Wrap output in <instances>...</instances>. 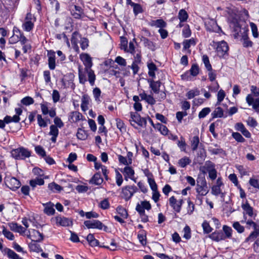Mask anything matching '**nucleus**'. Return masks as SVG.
Wrapping results in <instances>:
<instances>
[{"label":"nucleus","instance_id":"nucleus-1","mask_svg":"<svg viewBox=\"0 0 259 259\" xmlns=\"http://www.w3.org/2000/svg\"><path fill=\"white\" fill-rule=\"evenodd\" d=\"M227 13L228 14V20L230 26L235 32L234 37L237 38L241 30V26L239 24L240 17L238 14V10L234 7L228 8Z\"/></svg>","mask_w":259,"mask_h":259},{"label":"nucleus","instance_id":"nucleus-2","mask_svg":"<svg viewBox=\"0 0 259 259\" xmlns=\"http://www.w3.org/2000/svg\"><path fill=\"white\" fill-rule=\"evenodd\" d=\"M79 58L85 66V72L88 74V81L90 84L93 86L95 84L96 75L94 71L91 69L93 66L92 59L89 54L86 53L81 54Z\"/></svg>","mask_w":259,"mask_h":259},{"label":"nucleus","instance_id":"nucleus-3","mask_svg":"<svg viewBox=\"0 0 259 259\" xmlns=\"http://www.w3.org/2000/svg\"><path fill=\"white\" fill-rule=\"evenodd\" d=\"M218 57L220 58H224L226 55H228L229 51V46L228 44L224 40L220 41H213L212 45Z\"/></svg>","mask_w":259,"mask_h":259},{"label":"nucleus","instance_id":"nucleus-4","mask_svg":"<svg viewBox=\"0 0 259 259\" xmlns=\"http://www.w3.org/2000/svg\"><path fill=\"white\" fill-rule=\"evenodd\" d=\"M11 155L16 159H24L30 156L31 152L27 149L21 147L12 150Z\"/></svg>","mask_w":259,"mask_h":259},{"label":"nucleus","instance_id":"nucleus-5","mask_svg":"<svg viewBox=\"0 0 259 259\" xmlns=\"http://www.w3.org/2000/svg\"><path fill=\"white\" fill-rule=\"evenodd\" d=\"M242 223H246L248 228H252L254 229V231L251 232L246 239V241H249L256 238L259 235V225L251 220H248L246 221V219H244V221H242Z\"/></svg>","mask_w":259,"mask_h":259},{"label":"nucleus","instance_id":"nucleus-6","mask_svg":"<svg viewBox=\"0 0 259 259\" xmlns=\"http://www.w3.org/2000/svg\"><path fill=\"white\" fill-rule=\"evenodd\" d=\"M35 21V18L30 13H28L22 24L23 29L27 32L31 31L34 28V23Z\"/></svg>","mask_w":259,"mask_h":259},{"label":"nucleus","instance_id":"nucleus-7","mask_svg":"<svg viewBox=\"0 0 259 259\" xmlns=\"http://www.w3.org/2000/svg\"><path fill=\"white\" fill-rule=\"evenodd\" d=\"M84 225L88 229H97L100 230L107 231L108 227L104 225L101 222L97 220L85 221L84 222Z\"/></svg>","mask_w":259,"mask_h":259},{"label":"nucleus","instance_id":"nucleus-8","mask_svg":"<svg viewBox=\"0 0 259 259\" xmlns=\"http://www.w3.org/2000/svg\"><path fill=\"white\" fill-rule=\"evenodd\" d=\"M131 125L135 126V124L139 126H145L147 122L144 118H142L141 116L136 112H131V118L129 120Z\"/></svg>","mask_w":259,"mask_h":259},{"label":"nucleus","instance_id":"nucleus-9","mask_svg":"<svg viewBox=\"0 0 259 259\" xmlns=\"http://www.w3.org/2000/svg\"><path fill=\"white\" fill-rule=\"evenodd\" d=\"M196 190L198 193L197 198L198 199H199V196H205L208 193L209 190L204 179H202L200 181H197Z\"/></svg>","mask_w":259,"mask_h":259},{"label":"nucleus","instance_id":"nucleus-10","mask_svg":"<svg viewBox=\"0 0 259 259\" xmlns=\"http://www.w3.org/2000/svg\"><path fill=\"white\" fill-rule=\"evenodd\" d=\"M137 191L138 189L135 185L126 186L122 188L121 196L125 200H128Z\"/></svg>","mask_w":259,"mask_h":259},{"label":"nucleus","instance_id":"nucleus-11","mask_svg":"<svg viewBox=\"0 0 259 259\" xmlns=\"http://www.w3.org/2000/svg\"><path fill=\"white\" fill-rule=\"evenodd\" d=\"M6 185L13 191H15L21 186L20 182L14 177H6L5 178Z\"/></svg>","mask_w":259,"mask_h":259},{"label":"nucleus","instance_id":"nucleus-12","mask_svg":"<svg viewBox=\"0 0 259 259\" xmlns=\"http://www.w3.org/2000/svg\"><path fill=\"white\" fill-rule=\"evenodd\" d=\"M204 22L205 28L208 31L217 32L220 29L216 21L213 19L209 18H206Z\"/></svg>","mask_w":259,"mask_h":259},{"label":"nucleus","instance_id":"nucleus-13","mask_svg":"<svg viewBox=\"0 0 259 259\" xmlns=\"http://www.w3.org/2000/svg\"><path fill=\"white\" fill-rule=\"evenodd\" d=\"M246 101L249 106H252L256 111H259V97H255L251 95H247Z\"/></svg>","mask_w":259,"mask_h":259},{"label":"nucleus","instance_id":"nucleus-14","mask_svg":"<svg viewBox=\"0 0 259 259\" xmlns=\"http://www.w3.org/2000/svg\"><path fill=\"white\" fill-rule=\"evenodd\" d=\"M26 236L28 238L31 239V241H41L43 240L42 234L34 229L28 230Z\"/></svg>","mask_w":259,"mask_h":259},{"label":"nucleus","instance_id":"nucleus-15","mask_svg":"<svg viewBox=\"0 0 259 259\" xmlns=\"http://www.w3.org/2000/svg\"><path fill=\"white\" fill-rule=\"evenodd\" d=\"M54 220L58 226L68 227L72 224L70 219L61 215L55 217Z\"/></svg>","mask_w":259,"mask_h":259},{"label":"nucleus","instance_id":"nucleus-16","mask_svg":"<svg viewBox=\"0 0 259 259\" xmlns=\"http://www.w3.org/2000/svg\"><path fill=\"white\" fill-rule=\"evenodd\" d=\"M170 205L173 208L174 210L177 212H179L181 211V207L183 203L182 199L177 200L175 196H171L169 199Z\"/></svg>","mask_w":259,"mask_h":259},{"label":"nucleus","instance_id":"nucleus-17","mask_svg":"<svg viewBox=\"0 0 259 259\" xmlns=\"http://www.w3.org/2000/svg\"><path fill=\"white\" fill-rule=\"evenodd\" d=\"M47 56L48 57V66L49 69L54 70L56 68L55 52L52 50L48 51Z\"/></svg>","mask_w":259,"mask_h":259},{"label":"nucleus","instance_id":"nucleus-18","mask_svg":"<svg viewBox=\"0 0 259 259\" xmlns=\"http://www.w3.org/2000/svg\"><path fill=\"white\" fill-rule=\"evenodd\" d=\"M121 171L123 175L125 180L128 181L129 179L134 180L135 171L132 167L126 166L123 169L121 170Z\"/></svg>","mask_w":259,"mask_h":259},{"label":"nucleus","instance_id":"nucleus-19","mask_svg":"<svg viewBox=\"0 0 259 259\" xmlns=\"http://www.w3.org/2000/svg\"><path fill=\"white\" fill-rule=\"evenodd\" d=\"M242 208L243 210V217L244 219H246V215L250 217L253 215V208L250 205L247 201L243 203L241 205Z\"/></svg>","mask_w":259,"mask_h":259},{"label":"nucleus","instance_id":"nucleus-20","mask_svg":"<svg viewBox=\"0 0 259 259\" xmlns=\"http://www.w3.org/2000/svg\"><path fill=\"white\" fill-rule=\"evenodd\" d=\"M42 205L44 207V212L48 215H52L55 212V210L54 208V204L51 202L46 203H43Z\"/></svg>","mask_w":259,"mask_h":259},{"label":"nucleus","instance_id":"nucleus-21","mask_svg":"<svg viewBox=\"0 0 259 259\" xmlns=\"http://www.w3.org/2000/svg\"><path fill=\"white\" fill-rule=\"evenodd\" d=\"M37 124L41 128H45L48 126V123H50V119L47 117L43 118L41 114L36 115Z\"/></svg>","mask_w":259,"mask_h":259},{"label":"nucleus","instance_id":"nucleus-22","mask_svg":"<svg viewBox=\"0 0 259 259\" xmlns=\"http://www.w3.org/2000/svg\"><path fill=\"white\" fill-rule=\"evenodd\" d=\"M150 88L153 92L155 94H158L159 92L161 82L159 81H154L153 79H149L148 80Z\"/></svg>","mask_w":259,"mask_h":259},{"label":"nucleus","instance_id":"nucleus-23","mask_svg":"<svg viewBox=\"0 0 259 259\" xmlns=\"http://www.w3.org/2000/svg\"><path fill=\"white\" fill-rule=\"evenodd\" d=\"M81 108L83 111H86L89 109L91 99L87 95H83L81 98Z\"/></svg>","mask_w":259,"mask_h":259},{"label":"nucleus","instance_id":"nucleus-24","mask_svg":"<svg viewBox=\"0 0 259 259\" xmlns=\"http://www.w3.org/2000/svg\"><path fill=\"white\" fill-rule=\"evenodd\" d=\"M147 67L148 69V75L152 78L155 77V72L158 70L156 65L152 62H147Z\"/></svg>","mask_w":259,"mask_h":259},{"label":"nucleus","instance_id":"nucleus-25","mask_svg":"<svg viewBox=\"0 0 259 259\" xmlns=\"http://www.w3.org/2000/svg\"><path fill=\"white\" fill-rule=\"evenodd\" d=\"M50 129L49 135L52 136L51 140L53 143H55L57 141V138L59 134V130L55 125H51L50 127Z\"/></svg>","mask_w":259,"mask_h":259},{"label":"nucleus","instance_id":"nucleus-26","mask_svg":"<svg viewBox=\"0 0 259 259\" xmlns=\"http://www.w3.org/2000/svg\"><path fill=\"white\" fill-rule=\"evenodd\" d=\"M4 254H6L9 258L11 259H22L16 252L11 249L5 248L2 250Z\"/></svg>","mask_w":259,"mask_h":259},{"label":"nucleus","instance_id":"nucleus-27","mask_svg":"<svg viewBox=\"0 0 259 259\" xmlns=\"http://www.w3.org/2000/svg\"><path fill=\"white\" fill-rule=\"evenodd\" d=\"M209 237L213 241L219 242L225 240L224 233L221 231L214 232L209 235Z\"/></svg>","mask_w":259,"mask_h":259},{"label":"nucleus","instance_id":"nucleus-28","mask_svg":"<svg viewBox=\"0 0 259 259\" xmlns=\"http://www.w3.org/2000/svg\"><path fill=\"white\" fill-rule=\"evenodd\" d=\"M103 182V179L101 177L99 172L96 173L90 181V183L96 185H101Z\"/></svg>","mask_w":259,"mask_h":259},{"label":"nucleus","instance_id":"nucleus-29","mask_svg":"<svg viewBox=\"0 0 259 259\" xmlns=\"http://www.w3.org/2000/svg\"><path fill=\"white\" fill-rule=\"evenodd\" d=\"M36 241H31L28 244L30 251L37 253L42 251L40 245L36 243Z\"/></svg>","mask_w":259,"mask_h":259},{"label":"nucleus","instance_id":"nucleus-30","mask_svg":"<svg viewBox=\"0 0 259 259\" xmlns=\"http://www.w3.org/2000/svg\"><path fill=\"white\" fill-rule=\"evenodd\" d=\"M153 127L159 131L160 133L164 136L168 135V133L169 132L167 127L160 123H156L155 125H153Z\"/></svg>","mask_w":259,"mask_h":259},{"label":"nucleus","instance_id":"nucleus-31","mask_svg":"<svg viewBox=\"0 0 259 259\" xmlns=\"http://www.w3.org/2000/svg\"><path fill=\"white\" fill-rule=\"evenodd\" d=\"M223 231L224 232V236L225 237V240L226 239H232V229L227 225H224L223 226Z\"/></svg>","mask_w":259,"mask_h":259},{"label":"nucleus","instance_id":"nucleus-32","mask_svg":"<svg viewBox=\"0 0 259 259\" xmlns=\"http://www.w3.org/2000/svg\"><path fill=\"white\" fill-rule=\"evenodd\" d=\"M191 162V160L187 156H184L180 159L178 162L179 166L182 168L186 167L187 165H189Z\"/></svg>","mask_w":259,"mask_h":259},{"label":"nucleus","instance_id":"nucleus-33","mask_svg":"<svg viewBox=\"0 0 259 259\" xmlns=\"http://www.w3.org/2000/svg\"><path fill=\"white\" fill-rule=\"evenodd\" d=\"M141 41L143 42L145 47H147L151 51H154L155 50V46L154 44L147 38L142 37Z\"/></svg>","mask_w":259,"mask_h":259},{"label":"nucleus","instance_id":"nucleus-34","mask_svg":"<svg viewBox=\"0 0 259 259\" xmlns=\"http://www.w3.org/2000/svg\"><path fill=\"white\" fill-rule=\"evenodd\" d=\"M211 193L212 195L215 196L220 195L222 198L225 197V193L223 192L221 187L218 186H213L211 188Z\"/></svg>","mask_w":259,"mask_h":259},{"label":"nucleus","instance_id":"nucleus-35","mask_svg":"<svg viewBox=\"0 0 259 259\" xmlns=\"http://www.w3.org/2000/svg\"><path fill=\"white\" fill-rule=\"evenodd\" d=\"M189 15L186 11L184 9H181L178 15V18L181 22H186L188 19Z\"/></svg>","mask_w":259,"mask_h":259},{"label":"nucleus","instance_id":"nucleus-36","mask_svg":"<svg viewBox=\"0 0 259 259\" xmlns=\"http://www.w3.org/2000/svg\"><path fill=\"white\" fill-rule=\"evenodd\" d=\"M150 25L152 26H155L160 28V29H162L166 27V23L162 19H157L152 21Z\"/></svg>","mask_w":259,"mask_h":259},{"label":"nucleus","instance_id":"nucleus-37","mask_svg":"<svg viewBox=\"0 0 259 259\" xmlns=\"http://www.w3.org/2000/svg\"><path fill=\"white\" fill-rule=\"evenodd\" d=\"M211 115L212 119L215 118H221L224 115V111L221 107H218L216 108L211 113Z\"/></svg>","mask_w":259,"mask_h":259},{"label":"nucleus","instance_id":"nucleus-38","mask_svg":"<svg viewBox=\"0 0 259 259\" xmlns=\"http://www.w3.org/2000/svg\"><path fill=\"white\" fill-rule=\"evenodd\" d=\"M76 137L79 140H85L87 139L88 134L87 131L82 128H79L78 129L76 133Z\"/></svg>","mask_w":259,"mask_h":259},{"label":"nucleus","instance_id":"nucleus-39","mask_svg":"<svg viewBox=\"0 0 259 259\" xmlns=\"http://www.w3.org/2000/svg\"><path fill=\"white\" fill-rule=\"evenodd\" d=\"M134 42L136 43V38H135L133 39V41L129 42L128 47H127V50L125 51V52L130 53L132 55H134L137 52Z\"/></svg>","mask_w":259,"mask_h":259},{"label":"nucleus","instance_id":"nucleus-40","mask_svg":"<svg viewBox=\"0 0 259 259\" xmlns=\"http://www.w3.org/2000/svg\"><path fill=\"white\" fill-rule=\"evenodd\" d=\"M200 94V91L198 88H194L189 91L187 94L186 96L188 99H191L195 96H197Z\"/></svg>","mask_w":259,"mask_h":259},{"label":"nucleus","instance_id":"nucleus-41","mask_svg":"<svg viewBox=\"0 0 259 259\" xmlns=\"http://www.w3.org/2000/svg\"><path fill=\"white\" fill-rule=\"evenodd\" d=\"M183 49L186 50L191 47V46H195L196 45V42L195 39L193 38H191L189 39H185L183 42Z\"/></svg>","mask_w":259,"mask_h":259},{"label":"nucleus","instance_id":"nucleus-42","mask_svg":"<svg viewBox=\"0 0 259 259\" xmlns=\"http://www.w3.org/2000/svg\"><path fill=\"white\" fill-rule=\"evenodd\" d=\"M87 240L92 246H96L99 244L98 240L95 239L94 236L92 234H89L87 237Z\"/></svg>","mask_w":259,"mask_h":259},{"label":"nucleus","instance_id":"nucleus-43","mask_svg":"<svg viewBox=\"0 0 259 259\" xmlns=\"http://www.w3.org/2000/svg\"><path fill=\"white\" fill-rule=\"evenodd\" d=\"M138 238L141 244L143 245L146 244V235L144 230H142L139 232L138 234Z\"/></svg>","mask_w":259,"mask_h":259},{"label":"nucleus","instance_id":"nucleus-44","mask_svg":"<svg viewBox=\"0 0 259 259\" xmlns=\"http://www.w3.org/2000/svg\"><path fill=\"white\" fill-rule=\"evenodd\" d=\"M189 72L192 76H196L199 72V68L197 64L192 65Z\"/></svg>","mask_w":259,"mask_h":259},{"label":"nucleus","instance_id":"nucleus-45","mask_svg":"<svg viewBox=\"0 0 259 259\" xmlns=\"http://www.w3.org/2000/svg\"><path fill=\"white\" fill-rule=\"evenodd\" d=\"M191 147L193 151H195L199 144V139L198 136H194L191 141Z\"/></svg>","mask_w":259,"mask_h":259},{"label":"nucleus","instance_id":"nucleus-46","mask_svg":"<svg viewBox=\"0 0 259 259\" xmlns=\"http://www.w3.org/2000/svg\"><path fill=\"white\" fill-rule=\"evenodd\" d=\"M226 96V94L224 90H220L217 94V102L216 103L217 105H220L221 102L223 101Z\"/></svg>","mask_w":259,"mask_h":259},{"label":"nucleus","instance_id":"nucleus-47","mask_svg":"<svg viewBox=\"0 0 259 259\" xmlns=\"http://www.w3.org/2000/svg\"><path fill=\"white\" fill-rule=\"evenodd\" d=\"M243 46L244 47H251L252 46V42L248 39L247 35L244 34L242 36Z\"/></svg>","mask_w":259,"mask_h":259},{"label":"nucleus","instance_id":"nucleus-48","mask_svg":"<svg viewBox=\"0 0 259 259\" xmlns=\"http://www.w3.org/2000/svg\"><path fill=\"white\" fill-rule=\"evenodd\" d=\"M232 136L238 142L244 143L245 141L242 135L238 132H233Z\"/></svg>","mask_w":259,"mask_h":259},{"label":"nucleus","instance_id":"nucleus-49","mask_svg":"<svg viewBox=\"0 0 259 259\" xmlns=\"http://www.w3.org/2000/svg\"><path fill=\"white\" fill-rule=\"evenodd\" d=\"M116 126L121 132H125L126 128L123 121L119 118H116L115 119Z\"/></svg>","mask_w":259,"mask_h":259},{"label":"nucleus","instance_id":"nucleus-50","mask_svg":"<svg viewBox=\"0 0 259 259\" xmlns=\"http://www.w3.org/2000/svg\"><path fill=\"white\" fill-rule=\"evenodd\" d=\"M202 61L207 70H211V65L210 63L209 58L207 55H204L202 56Z\"/></svg>","mask_w":259,"mask_h":259},{"label":"nucleus","instance_id":"nucleus-51","mask_svg":"<svg viewBox=\"0 0 259 259\" xmlns=\"http://www.w3.org/2000/svg\"><path fill=\"white\" fill-rule=\"evenodd\" d=\"M211 111L210 108L209 107H205L202 109L198 114L199 118H203L206 116Z\"/></svg>","mask_w":259,"mask_h":259},{"label":"nucleus","instance_id":"nucleus-52","mask_svg":"<svg viewBox=\"0 0 259 259\" xmlns=\"http://www.w3.org/2000/svg\"><path fill=\"white\" fill-rule=\"evenodd\" d=\"M3 234L5 237L10 240H13L14 239V236L13 233L7 230L4 226H3Z\"/></svg>","mask_w":259,"mask_h":259},{"label":"nucleus","instance_id":"nucleus-53","mask_svg":"<svg viewBox=\"0 0 259 259\" xmlns=\"http://www.w3.org/2000/svg\"><path fill=\"white\" fill-rule=\"evenodd\" d=\"M232 226L239 233H242L244 231V227L238 222H234Z\"/></svg>","mask_w":259,"mask_h":259},{"label":"nucleus","instance_id":"nucleus-54","mask_svg":"<svg viewBox=\"0 0 259 259\" xmlns=\"http://www.w3.org/2000/svg\"><path fill=\"white\" fill-rule=\"evenodd\" d=\"M132 7L133 8V12L136 16L143 12L142 7L140 4L135 3Z\"/></svg>","mask_w":259,"mask_h":259},{"label":"nucleus","instance_id":"nucleus-55","mask_svg":"<svg viewBox=\"0 0 259 259\" xmlns=\"http://www.w3.org/2000/svg\"><path fill=\"white\" fill-rule=\"evenodd\" d=\"M116 211L123 219L127 218L128 214L125 208L122 206H118L116 208Z\"/></svg>","mask_w":259,"mask_h":259},{"label":"nucleus","instance_id":"nucleus-56","mask_svg":"<svg viewBox=\"0 0 259 259\" xmlns=\"http://www.w3.org/2000/svg\"><path fill=\"white\" fill-rule=\"evenodd\" d=\"M48 188L53 191H60L62 190L61 186L55 183L49 184Z\"/></svg>","mask_w":259,"mask_h":259},{"label":"nucleus","instance_id":"nucleus-57","mask_svg":"<svg viewBox=\"0 0 259 259\" xmlns=\"http://www.w3.org/2000/svg\"><path fill=\"white\" fill-rule=\"evenodd\" d=\"M191 35V31L190 29L189 26L186 25L184 26L182 30V35L185 38L189 37Z\"/></svg>","mask_w":259,"mask_h":259},{"label":"nucleus","instance_id":"nucleus-58","mask_svg":"<svg viewBox=\"0 0 259 259\" xmlns=\"http://www.w3.org/2000/svg\"><path fill=\"white\" fill-rule=\"evenodd\" d=\"M218 122L219 120H217L216 122L211 123L209 127V132L212 134L214 138H217L218 136V134L215 132V127L216 126L218 125Z\"/></svg>","mask_w":259,"mask_h":259},{"label":"nucleus","instance_id":"nucleus-59","mask_svg":"<svg viewBox=\"0 0 259 259\" xmlns=\"http://www.w3.org/2000/svg\"><path fill=\"white\" fill-rule=\"evenodd\" d=\"M235 167L239 171L240 174L242 176H246L248 175V171L246 168L241 165H236Z\"/></svg>","mask_w":259,"mask_h":259},{"label":"nucleus","instance_id":"nucleus-60","mask_svg":"<svg viewBox=\"0 0 259 259\" xmlns=\"http://www.w3.org/2000/svg\"><path fill=\"white\" fill-rule=\"evenodd\" d=\"M89 40L85 37L80 38V45L82 50H85L89 47Z\"/></svg>","mask_w":259,"mask_h":259},{"label":"nucleus","instance_id":"nucleus-61","mask_svg":"<svg viewBox=\"0 0 259 259\" xmlns=\"http://www.w3.org/2000/svg\"><path fill=\"white\" fill-rule=\"evenodd\" d=\"M48 105H49V103L48 102H46L44 103H41L40 104L41 111L42 114L44 115H46L49 113V111L50 110L49 109Z\"/></svg>","mask_w":259,"mask_h":259},{"label":"nucleus","instance_id":"nucleus-62","mask_svg":"<svg viewBox=\"0 0 259 259\" xmlns=\"http://www.w3.org/2000/svg\"><path fill=\"white\" fill-rule=\"evenodd\" d=\"M177 145L182 151H186V144L183 137H181L180 140L178 141Z\"/></svg>","mask_w":259,"mask_h":259},{"label":"nucleus","instance_id":"nucleus-63","mask_svg":"<svg viewBox=\"0 0 259 259\" xmlns=\"http://www.w3.org/2000/svg\"><path fill=\"white\" fill-rule=\"evenodd\" d=\"M202 227L204 233L208 234L212 231V228L210 227L209 223L206 221H204L202 223Z\"/></svg>","mask_w":259,"mask_h":259},{"label":"nucleus","instance_id":"nucleus-64","mask_svg":"<svg viewBox=\"0 0 259 259\" xmlns=\"http://www.w3.org/2000/svg\"><path fill=\"white\" fill-rule=\"evenodd\" d=\"M183 237L186 239H189L191 237L190 228L188 226H186L183 229Z\"/></svg>","mask_w":259,"mask_h":259}]
</instances>
